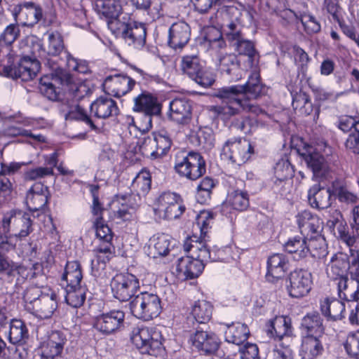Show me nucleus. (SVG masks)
Masks as SVG:
<instances>
[{
    "label": "nucleus",
    "instance_id": "18",
    "mask_svg": "<svg viewBox=\"0 0 359 359\" xmlns=\"http://www.w3.org/2000/svg\"><path fill=\"white\" fill-rule=\"evenodd\" d=\"M136 81L125 74H115L107 76L102 84L104 90L109 95L121 97L130 92Z\"/></svg>",
    "mask_w": 359,
    "mask_h": 359
},
{
    "label": "nucleus",
    "instance_id": "19",
    "mask_svg": "<svg viewBox=\"0 0 359 359\" xmlns=\"http://www.w3.org/2000/svg\"><path fill=\"white\" fill-rule=\"evenodd\" d=\"M184 250L191 257L208 263L212 258V252L207 245L205 237L198 238L196 236L187 238L183 245Z\"/></svg>",
    "mask_w": 359,
    "mask_h": 359
},
{
    "label": "nucleus",
    "instance_id": "52",
    "mask_svg": "<svg viewBox=\"0 0 359 359\" xmlns=\"http://www.w3.org/2000/svg\"><path fill=\"white\" fill-rule=\"evenodd\" d=\"M227 204L234 210H245L249 206V197L246 191L236 190L231 193L227 199Z\"/></svg>",
    "mask_w": 359,
    "mask_h": 359
},
{
    "label": "nucleus",
    "instance_id": "14",
    "mask_svg": "<svg viewBox=\"0 0 359 359\" xmlns=\"http://www.w3.org/2000/svg\"><path fill=\"white\" fill-rule=\"evenodd\" d=\"M110 285L114 297L122 302L129 300L140 288L139 280L128 273L114 276Z\"/></svg>",
    "mask_w": 359,
    "mask_h": 359
},
{
    "label": "nucleus",
    "instance_id": "23",
    "mask_svg": "<svg viewBox=\"0 0 359 359\" xmlns=\"http://www.w3.org/2000/svg\"><path fill=\"white\" fill-rule=\"evenodd\" d=\"M66 342L65 335L59 331H53L41 344V355L46 359H53L62 351Z\"/></svg>",
    "mask_w": 359,
    "mask_h": 359
},
{
    "label": "nucleus",
    "instance_id": "8",
    "mask_svg": "<svg viewBox=\"0 0 359 359\" xmlns=\"http://www.w3.org/2000/svg\"><path fill=\"white\" fill-rule=\"evenodd\" d=\"M175 170L181 177L194 181L205 173L206 164L199 153L190 151L176 156Z\"/></svg>",
    "mask_w": 359,
    "mask_h": 359
},
{
    "label": "nucleus",
    "instance_id": "16",
    "mask_svg": "<svg viewBox=\"0 0 359 359\" xmlns=\"http://www.w3.org/2000/svg\"><path fill=\"white\" fill-rule=\"evenodd\" d=\"M125 313L119 309H113L96 317L94 327L104 334H110L119 330L123 325Z\"/></svg>",
    "mask_w": 359,
    "mask_h": 359
},
{
    "label": "nucleus",
    "instance_id": "27",
    "mask_svg": "<svg viewBox=\"0 0 359 359\" xmlns=\"http://www.w3.org/2000/svg\"><path fill=\"white\" fill-rule=\"evenodd\" d=\"M206 263L187 255L178 259L177 271L178 276L186 279L197 278L203 271Z\"/></svg>",
    "mask_w": 359,
    "mask_h": 359
},
{
    "label": "nucleus",
    "instance_id": "45",
    "mask_svg": "<svg viewBox=\"0 0 359 359\" xmlns=\"http://www.w3.org/2000/svg\"><path fill=\"white\" fill-rule=\"evenodd\" d=\"M82 278L79 263L76 261L67 262L62 277V280L65 282V286H81Z\"/></svg>",
    "mask_w": 359,
    "mask_h": 359
},
{
    "label": "nucleus",
    "instance_id": "51",
    "mask_svg": "<svg viewBox=\"0 0 359 359\" xmlns=\"http://www.w3.org/2000/svg\"><path fill=\"white\" fill-rule=\"evenodd\" d=\"M202 67L203 66L196 56L187 55L182 59L181 69L192 80L194 78H197V75L200 74Z\"/></svg>",
    "mask_w": 359,
    "mask_h": 359
},
{
    "label": "nucleus",
    "instance_id": "63",
    "mask_svg": "<svg viewBox=\"0 0 359 359\" xmlns=\"http://www.w3.org/2000/svg\"><path fill=\"white\" fill-rule=\"evenodd\" d=\"M344 348L352 359H359V332H350L347 335Z\"/></svg>",
    "mask_w": 359,
    "mask_h": 359
},
{
    "label": "nucleus",
    "instance_id": "1",
    "mask_svg": "<svg viewBox=\"0 0 359 359\" xmlns=\"http://www.w3.org/2000/svg\"><path fill=\"white\" fill-rule=\"evenodd\" d=\"M264 88L259 72L254 70L245 84L219 89L216 96L222 100V104L212 107L211 111L222 119H228L240 114L242 110L259 114L262 110L259 106L251 103L250 100L260 97Z\"/></svg>",
    "mask_w": 359,
    "mask_h": 359
},
{
    "label": "nucleus",
    "instance_id": "44",
    "mask_svg": "<svg viewBox=\"0 0 359 359\" xmlns=\"http://www.w3.org/2000/svg\"><path fill=\"white\" fill-rule=\"evenodd\" d=\"M285 250L294 255V259L304 258L309 254L307 241L304 237L296 236L285 244Z\"/></svg>",
    "mask_w": 359,
    "mask_h": 359
},
{
    "label": "nucleus",
    "instance_id": "10",
    "mask_svg": "<svg viewBox=\"0 0 359 359\" xmlns=\"http://www.w3.org/2000/svg\"><path fill=\"white\" fill-rule=\"evenodd\" d=\"M253 152V147L249 140L232 137L224 143L221 155L224 159L241 165L250 158Z\"/></svg>",
    "mask_w": 359,
    "mask_h": 359
},
{
    "label": "nucleus",
    "instance_id": "50",
    "mask_svg": "<svg viewBox=\"0 0 359 359\" xmlns=\"http://www.w3.org/2000/svg\"><path fill=\"white\" fill-rule=\"evenodd\" d=\"M294 170L287 160L279 161L274 168L275 178L277 182L283 184L282 188L290 185V179L293 176Z\"/></svg>",
    "mask_w": 359,
    "mask_h": 359
},
{
    "label": "nucleus",
    "instance_id": "47",
    "mask_svg": "<svg viewBox=\"0 0 359 359\" xmlns=\"http://www.w3.org/2000/svg\"><path fill=\"white\" fill-rule=\"evenodd\" d=\"M151 179L149 171L142 170L133 180L131 187L139 196L147 195L151 189Z\"/></svg>",
    "mask_w": 359,
    "mask_h": 359
},
{
    "label": "nucleus",
    "instance_id": "29",
    "mask_svg": "<svg viewBox=\"0 0 359 359\" xmlns=\"http://www.w3.org/2000/svg\"><path fill=\"white\" fill-rule=\"evenodd\" d=\"M332 192L319 184L312 186L308 191V200L311 207L318 209L329 208L331 203Z\"/></svg>",
    "mask_w": 359,
    "mask_h": 359
},
{
    "label": "nucleus",
    "instance_id": "54",
    "mask_svg": "<svg viewBox=\"0 0 359 359\" xmlns=\"http://www.w3.org/2000/svg\"><path fill=\"white\" fill-rule=\"evenodd\" d=\"M19 22L11 23L7 25L0 34V45L11 46L20 36Z\"/></svg>",
    "mask_w": 359,
    "mask_h": 359
},
{
    "label": "nucleus",
    "instance_id": "62",
    "mask_svg": "<svg viewBox=\"0 0 359 359\" xmlns=\"http://www.w3.org/2000/svg\"><path fill=\"white\" fill-rule=\"evenodd\" d=\"M299 20L304 30L309 34L320 32L321 26L316 18L310 13H303L299 15Z\"/></svg>",
    "mask_w": 359,
    "mask_h": 359
},
{
    "label": "nucleus",
    "instance_id": "6",
    "mask_svg": "<svg viewBox=\"0 0 359 359\" xmlns=\"http://www.w3.org/2000/svg\"><path fill=\"white\" fill-rule=\"evenodd\" d=\"M153 209L154 215L159 219L172 220L179 218L186 208L180 195L165 191L156 198Z\"/></svg>",
    "mask_w": 359,
    "mask_h": 359
},
{
    "label": "nucleus",
    "instance_id": "59",
    "mask_svg": "<svg viewBox=\"0 0 359 359\" xmlns=\"http://www.w3.org/2000/svg\"><path fill=\"white\" fill-rule=\"evenodd\" d=\"M332 194L340 203L346 205H354L357 203L358 201L357 195L344 186L335 187Z\"/></svg>",
    "mask_w": 359,
    "mask_h": 359
},
{
    "label": "nucleus",
    "instance_id": "9",
    "mask_svg": "<svg viewBox=\"0 0 359 359\" xmlns=\"http://www.w3.org/2000/svg\"><path fill=\"white\" fill-rule=\"evenodd\" d=\"M13 15L22 27H33L38 24L48 25L52 22L51 19H47L43 8L33 1H25L15 7Z\"/></svg>",
    "mask_w": 359,
    "mask_h": 359
},
{
    "label": "nucleus",
    "instance_id": "26",
    "mask_svg": "<svg viewBox=\"0 0 359 359\" xmlns=\"http://www.w3.org/2000/svg\"><path fill=\"white\" fill-rule=\"evenodd\" d=\"M190 27L184 22H178L171 25L168 31V45L173 49L182 48L190 39Z\"/></svg>",
    "mask_w": 359,
    "mask_h": 359
},
{
    "label": "nucleus",
    "instance_id": "35",
    "mask_svg": "<svg viewBox=\"0 0 359 359\" xmlns=\"http://www.w3.org/2000/svg\"><path fill=\"white\" fill-rule=\"evenodd\" d=\"M219 69L222 72L232 75V79L239 80L245 74V72L239 67L237 57L234 54H226L219 58Z\"/></svg>",
    "mask_w": 359,
    "mask_h": 359
},
{
    "label": "nucleus",
    "instance_id": "48",
    "mask_svg": "<svg viewBox=\"0 0 359 359\" xmlns=\"http://www.w3.org/2000/svg\"><path fill=\"white\" fill-rule=\"evenodd\" d=\"M147 141L149 144L152 143L156 147V149L150 154L152 159H156L164 156L170 149L172 144L170 139L164 135H156L153 140L151 138L145 140V142Z\"/></svg>",
    "mask_w": 359,
    "mask_h": 359
},
{
    "label": "nucleus",
    "instance_id": "57",
    "mask_svg": "<svg viewBox=\"0 0 359 359\" xmlns=\"http://www.w3.org/2000/svg\"><path fill=\"white\" fill-rule=\"evenodd\" d=\"M309 239L307 246L309 253L310 252L314 257H320L326 253V244L325 238L318 233Z\"/></svg>",
    "mask_w": 359,
    "mask_h": 359
},
{
    "label": "nucleus",
    "instance_id": "39",
    "mask_svg": "<svg viewBox=\"0 0 359 359\" xmlns=\"http://www.w3.org/2000/svg\"><path fill=\"white\" fill-rule=\"evenodd\" d=\"M324 348L317 337L306 336L302 341L301 354L303 359H316L321 355Z\"/></svg>",
    "mask_w": 359,
    "mask_h": 359
},
{
    "label": "nucleus",
    "instance_id": "60",
    "mask_svg": "<svg viewBox=\"0 0 359 359\" xmlns=\"http://www.w3.org/2000/svg\"><path fill=\"white\" fill-rule=\"evenodd\" d=\"M233 41L235 42L234 46L238 53L246 55L248 61L250 63H252V58L255 55L254 44L250 41L243 39L242 36H240L238 39H234Z\"/></svg>",
    "mask_w": 359,
    "mask_h": 359
},
{
    "label": "nucleus",
    "instance_id": "37",
    "mask_svg": "<svg viewBox=\"0 0 359 359\" xmlns=\"http://www.w3.org/2000/svg\"><path fill=\"white\" fill-rule=\"evenodd\" d=\"M145 352L143 354L158 355L163 350V341L164 340L161 332L154 327H149L147 330Z\"/></svg>",
    "mask_w": 359,
    "mask_h": 359
},
{
    "label": "nucleus",
    "instance_id": "30",
    "mask_svg": "<svg viewBox=\"0 0 359 359\" xmlns=\"http://www.w3.org/2000/svg\"><path fill=\"white\" fill-rule=\"evenodd\" d=\"M345 308L344 303L335 298L325 297L320 301L322 313L333 320H341L344 317Z\"/></svg>",
    "mask_w": 359,
    "mask_h": 359
},
{
    "label": "nucleus",
    "instance_id": "25",
    "mask_svg": "<svg viewBox=\"0 0 359 359\" xmlns=\"http://www.w3.org/2000/svg\"><path fill=\"white\" fill-rule=\"evenodd\" d=\"M90 113L99 118H107L118 113V107L115 100L107 96H100L90 106Z\"/></svg>",
    "mask_w": 359,
    "mask_h": 359
},
{
    "label": "nucleus",
    "instance_id": "41",
    "mask_svg": "<svg viewBox=\"0 0 359 359\" xmlns=\"http://www.w3.org/2000/svg\"><path fill=\"white\" fill-rule=\"evenodd\" d=\"M29 337L25 323L20 319H13L10 323L8 340L13 344H22Z\"/></svg>",
    "mask_w": 359,
    "mask_h": 359
},
{
    "label": "nucleus",
    "instance_id": "32",
    "mask_svg": "<svg viewBox=\"0 0 359 359\" xmlns=\"http://www.w3.org/2000/svg\"><path fill=\"white\" fill-rule=\"evenodd\" d=\"M297 222L302 233L309 236V233H319L321 229V222L318 217L309 210L299 212L297 216Z\"/></svg>",
    "mask_w": 359,
    "mask_h": 359
},
{
    "label": "nucleus",
    "instance_id": "22",
    "mask_svg": "<svg viewBox=\"0 0 359 359\" xmlns=\"http://www.w3.org/2000/svg\"><path fill=\"white\" fill-rule=\"evenodd\" d=\"M267 332L271 337L278 340V342L283 341L290 344L292 332L290 320L284 316H276L269 322Z\"/></svg>",
    "mask_w": 359,
    "mask_h": 359
},
{
    "label": "nucleus",
    "instance_id": "11",
    "mask_svg": "<svg viewBox=\"0 0 359 359\" xmlns=\"http://www.w3.org/2000/svg\"><path fill=\"white\" fill-rule=\"evenodd\" d=\"M40 69V63L28 57L22 58L18 66L11 63L0 66V74L13 79H21L24 81L33 79Z\"/></svg>",
    "mask_w": 359,
    "mask_h": 359
},
{
    "label": "nucleus",
    "instance_id": "17",
    "mask_svg": "<svg viewBox=\"0 0 359 359\" xmlns=\"http://www.w3.org/2000/svg\"><path fill=\"white\" fill-rule=\"evenodd\" d=\"M190 341L199 351L205 355L215 353L219 348L220 339L219 337L210 330L196 329L190 337Z\"/></svg>",
    "mask_w": 359,
    "mask_h": 359
},
{
    "label": "nucleus",
    "instance_id": "61",
    "mask_svg": "<svg viewBox=\"0 0 359 359\" xmlns=\"http://www.w3.org/2000/svg\"><path fill=\"white\" fill-rule=\"evenodd\" d=\"M48 42L47 55H57L63 50V40L58 32L48 33Z\"/></svg>",
    "mask_w": 359,
    "mask_h": 359
},
{
    "label": "nucleus",
    "instance_id": "49",
    "mask_svg": "<svg viewBox=\"0 0 359 359\" xmlns=\"http://www.w3.org/2000/svg\"><path fill=\"white\" fill-rule=\"evenodd\" d=\"M65 301L67 304L78 308L83 305L86 299V288L82 286H65Z\"/></svg>",
    "mask_w": 359,
    "mask_h": 359
},
{
    "label": "nucleus",
    "instance_id": "38",
    "mask_svg": "<svg viewBox=\"0 0 359 359\" xmlns=\"http://www.w3.org/2000/svg\"><path fill=\"white\" fill-rule=\"evenodd\" d=\"M349 264L346 255L342 253L336 254L331 258L330 262L327 265V274L338 282L341 277H346L344 276V273Z\"/></svg>",
    "mask_w": 359,
    "mask_h": 359
},
{
    "label": "nucleus",
    "instance_id": "42",
    "mask_svg": "<svg viewBox=\"0 0 359 359\" xmlns=\"http://www.w3.org/2000/svg\"><path fill=\"white\" fill-rule=\"evenodd\" d=\"M302 327L306 336L320 337L324 332L323 320L318 313H310L304 317Z\"/></svg>",
    "mask_w": 359,
    "mask_h": 359
},
{
    "label": "nucleus",
    "instance_id": "4",
    "mask_svg": "<svg viewBox=\"0 0 359 359\" xmlns=\"http://www.w3.org/2000/svg\"><path fill=\"white\" fill-rule=\"evenodd\" d=\"M331 153L332 149L325 142H321L316 147L305 146L301 153L308 167L313 172V177L316 180H326L329 177L330 170L325 156H328Z\"/></svg>",
    "mask_w": 359,
    "mask_h": 359
},
{
    "label": "nucleus",
    "instance_id": "53",
    "mask_svg": "<svg viewBox=\"0 0 359 359\" xmlns=\"http://www.w3.org/2000/svg\"><path fill=\"white\" fill-rule=\"evenodd\" d=\"M215 219V215L210 210H201L196 218V227L200 231L201 237H205L211 229Z\"/></svg>",
    "mask_w": 359,
    "mask_h": 359
},
{
    "label": "nucleus",
    "instance_id": "5",
    "mask_svg": "<svg viewBox=\"0 0 359 359\" xmlns=\"http://www.w3.org/2000/svg\"><path fill=\"white\" fill-rule=\"evenodd\" d=\"M132 314L137 318L150 320L159 316L161 312L160 297L154 293L141 292L129 304Z\"/></svg>",
    "mask_w": 359,
    "mask_h": 359
},
{
    "label": "nucleus",
    "instance_id": "2",
    "mask_svg": "<svg viewBox=\"0 0 359 359\" xmlns=\"http://www.w3.org/2000/svg\"><path fill=\"white\" fill-rule=\"evenodd\" d=\"M40 90L51 100H57L60 90H62L67 98H72V102H75L90 93L89 88L86 84L74 82L69 73L57 68L53 74L41 78Z\"/></svg>",
    "mask_w": 359,
    "mask_h": 359
},
{
    "label": "nucleus",
    "instance_id": "31",
    "mask_svg": "<svg viewBox=\"0 0 359 359\" xmlns=\"http://www.w3.org/2000/svg\"><path fill=\"white\" fill-rule=\"evenodd\" d=\"M338 294L340 299L346 302L359 300V283L348 277H341L337 283Z\"/></svg>",
    "mask_w": 359,
    "mask_h": 359
},
{
    "label": "nucleus",
    "instance_id": "36",
    "mask_svg": "<svg viewBox=\"0 0 359 359\" xmlns=\"http://www.w3.org/2000/svg\"><path fill=\"white\" fill-rule=\"evenodd\" d=\"M61 112L66 120L81 121L86 123L90 128H94L95 126L86 111L75 102L63 104L61 107Z\"/></svg>",
    "mask_w": 359,
    "mask_h": 359
},
{
    "label": "nucleus",
    "instance_id": "46",
    "mask_svg": "<svg viewBox=\"0 0 359 359\" xmlns=\"http://www.w3.org/2000/svg\"><path fill=\"white\" fill-rule=\"evenodd\" d=\"M170 237L167 234L154 236L150 240V245H152L151 250H154L150 254L154 258L167 255L170 251Z\"/></svg>",
    "mask_w": 359,
    "mask_h": 359
},
{
    "label": "nucleus",
    "instance_id": "43",
    "mask_svg": "<svg viewBox=\"0 0 359 359\" xmlns=\"http://www.w3.org/2000/svg\"><path fill=\"white\" fill-rule=\"evenodd\" d=\"M21 211L17 210H10L3 214L0 229L3 233H11L14 236V233L20 229V224L22 223Z\"/></svg>",
    "mask_w": 359,
    "mask_h": 359
},
{
    "label": "nucleus",
    "instance_id": "21",
    "mask_svg": "<svg viewBox=\"0 0 359 359\" xmlns=\"http://www.w3.org/2000/svg\"><path fill=\"white\" fill-rule=\"evenodd\" d=\"M289 269V262L283 254H273L268 258L266 278L267 281L275 283L283 278Z\"/></svg>",
    "mask_w": 359,
    "mask_h": 359
},
{
    "label": "nucleus",
    "instance_id": "58",
    "mask_svg": "<svg viewBox=\"0 0 359 359\" xmlns=\"http://www.w3.org/2000/svg\"><path fill=\"white\" fill-rule=\"evenodd\" d=\"M215 187L214 180L208 177L202 180L197 187L196 199L200 203H206L210 198L212 189Z\"/></svg>",
    "mask_w": 359,
    "mask_h": 359
},
{
    "label": "nucleus",
    "instance_id": "56",
    "mask_svg": "<svg viewBox=\"0 0 359 359\" xmlns=\"http://www.w3.org/2000/svg\"><path fill=\"white\" fill-rule=\"evenodd\" d=\"M211 27H209L205 36V40L208 43L212 49H220L226 46V43L222 38V34L219 29L217 28V25H213L210 20Z\"/></svg>",
    "mask_w": 359,
    "mask_h": 359
},
{
    "label": "nucleus",
    "instance_id": "3",
    "mask_svg": "<svg viewBox=\"0 0 359 359\" xmlns=\"http://www.w3.org/2000/svg\"><path fill=\"white\" fill-rule=\"evenodd\" d=\"M24 298L27 309L41 319L51 317L57 307L56 294L50 289L41 292L39 288H31Z\"/></svg>",
    "mask_w": 359,
    "mask_h": 359
},
{
    "label": "nucleus",
    "instance_id": "28",
    "mask_svg": "<svg viewBox=\"0 0 359 359\" xmlns=\"http://www.w3.org/2000/svg\"><path fill=\"white\" fill-rule=\"evenodd\" d=\"M48 202V188L41 183L34 184L27 194L26 203L31 211L43 208Z\"/></svg>",
    "mask_w": 359,
    "mask_h": 359
},
{
    "label": "nucleus",
    "instance_id": "33",
    "mask_svg": "<svg viewBox=\"0 0 359 359\" xmlns=\"http://www.w3.org/2000/svg\"><path fill=\"white\" fill-rule=\"evenodd\" d=\"M250 334L247 325L239 322L226 324L224 332L225 339L227 342L241 345L245 341Z\"/></svg>",
    "mask_w": 359,
    "mask_h": 359
},
{
    "label": "nucleus",
    "instance_id": "55",
    "mask_svg": "<svg viewBox=\"0 0 359 359\" xmlns=\"http://www.w3.org/2000/svg\"><path fill=\"white\" fill-rule=\"evenodd\" d=\"M148 326L137 325L135 326L130 333V340L133 344L140 351L141 353L145 352L147 330Z\"/></svg>",
    "mask_w": 359,
    "mask_h": 359
},
{
    "label": "nucleus",
    "instance_id": "7",
    "mask_svg": "<svg viewBox=\"0 0 359 359\" xmlns=\"http://www.w3.org/2000/svg\"><path fill=\"white\" fill-rule=\"evenodd\" d=\"M108 27L114 34L121 35L129 46L140 48L145 44L146 28L142 23L133 21L126 24L112 20L108 21Z\"/></svg>",
    "mask_w": 359,
    "mask_h": 359
},
{
    "label": "nucleus",
    "instance_id": "34",
    "mask_svg": "<svg viewBox=\"0 0 359 359\" xmlns=\"http://www.w3.org/2000/svg\"><path fill=\"white\" fill-rule=\"evenodd\" d=\"M94 10L100 15L112 20L121 13L123 6L116 0H92Z\"/></svg>",
    "mask_w": 359,
    "mask_h": 359
},
{
    "label": "nucleus",
    "instance_id": "15",
    "mask_svg": "<svg viewBox=\"0 0 359 359\" xmlns=\"http://www.w3.org/2000/svg\"><path fill=\"white\" fill-rule=\"evenodd\" d=\"M288 282L287 290L289 295L293 298H302L311 290L312 276L307 270L295 269L290 273Z\"/></svg>",
    "mask_w": 359,
    "mask_h": 359
},
{
    "label": "nucleus",
    "instance_id": "40",
    "mask_svg": "<svg viewBox=\"0 0 359 359\" xmlns=\"http://www.w3.org/2000/svg\"><path fill=\"white\" fill-rule=\"evenodd\" d=\"M212 310L213 307L209 302L198 300L192 304L189 315L198 323L205 324L211 319Z\"/></svg>",
    "mask_w": 359,
    "mask_h": 359
},
{
    "label": "nucleus",
    "instance_id": "64",
    "mask_svg": "<svg viewBox=\"0 0 359 359\" xmlns=\"http://www.w3.org/2000/svg\"><path fill=\"white\" fill-rule=\"evenodd\" d=\"M269 359H292V351L290 344L277 342L273 350L269 354Z\"/></svg>",
    "mask_w": 359,
    "mask_h": 359
},
{
    "label": "nucleus",
    "instance_id": "12",
    "mask_svg": "<svg viewBox=\"0 0 359 359\" xmlns=\"http://www.w3.org/2000/svg\"><path fill=\"white\" fill-rule=\"evenodd\" d=\"M134 111L143 112V123L140 129L148 131L152 128V116L158 115L161 111V106L156 97L147 91L142 92L133 99Z\"/></svg>",
    "mask_w": 359,
    "mask_h": 359
},
{
    "label": "nucleus",
    "instance_id": "24",
    "mask_svg": "<svg viewBox=\"0 0 359 359\" xmlns=\"http://www.w3.org/2000/svg\"><path fill=\"white\" fill-rule=\"evenodd\" d=\"M170 119L175 122L185 125L191 119V105L185 98H175L170 102Z\"/></svg>",
    "mask_w": 359,
    "mask_h": 359
},
{
    "label": "nucleus",
    "instance_id": "20",
    "mask_svg": "<svg viewBox=\"0 0 359 359\" xmlns=\"http://www.w3.org/2000/svg\"><path fill=\"white\" fill-rule=\"evenodd\" d=\"M114 248L111 243L100 245L97 249L96 258L91 261V273L96 278H107V263L112 258Z\"/></svg>",
    "mask_w": 359,
    "mask_h": 359
},
{
    "label": "nucleus",
    "instance_id": "13",
    "mask_svg": "<svg viewBox=\"0 0 359 359\" xmlns=\"http://www.w3.org/2000/svg\"><path fill=\"white\" fill-rule=\"evenodd\" d=\"M239 14L238 10L233 6H224L219 9L215 16H211L210 20L213 25L223 28L228 39L233 41L241 36L240 22L238 17L235 20L230 19V15Z\"/></svg>",
    "mask_w": 359,
    "mask_h": 359
}]
</instances>
